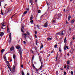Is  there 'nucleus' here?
Returning <instances> with one entry per match:
<instances>
[{
  "label": "nucleus",
  "instance_id": "1",
  "mask_svg": "<svg viewBox=\"0 0 75 75\" xmlns=\"http://www.w3.org/2000/svg\"><path fill=\"white\" fill-rule=\"evenodd\" d=\"M23 51V50L21 49V48H20L19 51L20 54L21 58H22V52Z\"/></svg>",
  "mask_w": 75,
  "mask_h": 75
},
{
  "label": "nucleus",
  "instance_id": "2",
  "mask_svg": "<svg viewBox=\"0 0 75 75\" xmlns=\"http://www.w3.org/2000/svg\"><path fill=\"white\" fill-rule=\"evenodd\" d=\"M47 23H48V22H46L44 24V25H43V27H45V28L47 27V26H48V24H47Z\"/></svg>",
  "mask_w": 75,
  "mask_h": 75
},
{
  "label": "nucleus",
  "instance_id": "3",
  "mask_svg": "<svg viewBox=\"0 0 75 75\" xmlns=\"http://www.w3.org/2000/svg\"><path fill=\"white\" fill-rule=\"evenodd\" d=\"M11 33H10V35L9 36V37L10 39L9 43H10V42H11Z\"/></svg>",
  "mask_w": 75,
  "mask_h": 75
},
{
  "label": "nucleus",
  "instance_id": "4",
  "mask_svg": "<svg viewBox=\"0 0 75 75\" xmlns=\"http://www.w3.org/2000/svg\"><path fill=\"white\" fill-rule=\"evenodd\" d=\"M54 18L55 20H56V19H58V18H58V16L57 15H54Z\"/></svg>",
  "mask_w": 75,
  "mask_h": 75
},
{
  "label": "nucleus",
  "instance_id": "5",
  "mask_svg": "<svg viewBox=\"0 0 75 75\" xmlns=\"http://www.w3.org/2000/svg\"><path fill=\"white\" fill-rule=\"evenodd\" d=\"M64 50H67H67H68V49H69V47H68V46L65 45L64 47Z\"/></svg>",
  "mask_w": 75,
  "mask_h": 75
},
{
  "label": "nucleus",
  "instance_id": "6",
  "mask_svg": "<svg viewBox=\"0 0 75 75\" xmlns=\"http://www.w3.org/2000/svg\"><path fill=\"white\" fill-rule=\"evenodd\" d=\"M65 32V31L62 30V31L60 32V35H64V33Z\"/></svg>",
  "mask_w": 75,
  "mask_h": 75
},
{
  "label": "nucleus",
  "instance_id": "7",
  "mask_svg": "<svg viewBox=\"0 0 75 75\" xmlns=\"http://www.w3.org/2000/svg\"><path fill=\"white\" fill-rule=\"evenodd\" d=\"M15 70H16L15 66H13L12 68V71H13V72H15Z\"/></svg>",
  "mask_w": 75,
  "mask_h": 75
},
{
  "label": "nucleus",
  "instance_id": "8",
  "mask_svg": "<svg viewBox=\"0 0 75 75\" xmlns=\"http://www.w3.org/2000/svg\"><path fill=\"white\" fill-rule=\"evenodd\" d=\"M62 16V14L61 13H60L58 14L57 16H58V17L59 18L61 17V16Z\"/></svg>",
  "mask_w": 75,
  "mask_h": 75
},
{
  "label": "nucleus",
  "instance_id": "9",
  "mask_svg": "<svg viewBox=\"0 0 75 75\" xmlns=\"http://www.w3.org/2000/svg\"><path fill=\"white\" fill-rule=\"evenodd\" d=\"M4 35V33L3 32H1L0 33V36H3Z\"/></svg>",
  "mask_w": 75,
  "mask_h": 75
},
{
  "label": "nucleus",
  "instance_id": "10",
  "mask_svg": "<svg viewBox=\"0 0 75 75\" xmlns=\"http://www.w3.org/2000/svg\"><path fill=\"white\" fill-rule=\"evenodd\" d=\"M14 50V48L13 47V46H12L11 48H10V50L11 51H13Z\"/></svg>",
  "mask_w": 75,
  "mask_h": 75
},
{
  "label": "nucleus",
  "instance_id": "11",
  "mask_svg": "<svg viewBox=\"0 0 75 75\" xmlns=\"http://www.w3.org/2000/svg\"><path fill=\"white\" fill-rule=\"evenodd\" d=\"M33 15H31L30 18V20H33Z\"/></svg>",
  "mask_w": 75,
  "mask_h": 75
},
{
  "label": "nucleus",
  "instance_id": "12",
  "mask_svg": "<svg viewBox=\"0 0 75 75\" xmlns=\"http://www.w3.org/2000/svg\"><path fill=\"white\" fill-rule=\"evenodd\" d=\"M27 34L25 33L24 34H23L22 35L23 36V35H25V36L24 37V38H26L27 37Z\"/></svg>",
  "mask_w": 75,
  "mask_h": 75
},
{
  "label": "nucleus",
  "instance_id": "13",
  "mask_svg": "<svg viewBox=\"0 0 75 75\" xmlns=\"http://www.w3.org/2000/svg\"><path fill=\"white\" fill-rule=\"evenodd\" d=\"M75 22V20L73 19L71 21V23H74V22Z\"/></svg>",
  "mask_w": 75,
  "mask_h": 75
},
{
  "label": "nucleus",
  "instance_id": "14",
  "mask_svg": "<svg viewBox=\"0 0 75 75\" xmlns=\"http://www.w3.org/2000/svg\"><path fill=\"white\" fill-rule=\"evenodd\" d=\"M71 15H69L68 17V20H70V19H71Z\"/></svg>",
  "mask_w": 75,
  "mask_h": 75
},
{
  "label": "nucleus",
  "instance_id": "15",
  "mask_svg": "<svg viewBox=\"0 0 75 75\" xmlns=\"http://www.w3.org/2000/svg\"><path fill=\"white\" fill-rule=\"evenodd\" d=\"M16 48L18 50H19L20 49V45H19L18 46H17L16 47Z\"/></svg>",
  "mask_w": 75,
  "mask_h": 75
},
{
  "label": "nucleus",
  "instance_id": "16",
  "mask_svg": "<svg viewBox=\"0 0 75 75\" xmlns=\"http://www.w3.org/2000/svg\"><path fill=\"white\" fill-rule=\"evenodd\" d=\"M59 50L60 52H62V50H61V47H60L59 49Z\"/></svg>",
  "mask_w": 75,
  "mask_h": 75
},
{
  "label": "nucleus",
  "instance_id": "17",
  "mask_svg": "<svg viewBox=\"0 0 75 75\" xmlns=\"http://www.w3.org/2000/svg\"><path fill=\"white\" fill-rule=\"evenodd\" d=\"M27 13H28L27 11H25L23 13V14H27Z\"/></svg>",
  "mask_w": 75,
  "mask_h": 75
},
{
  "label": "nucleus",
  "instance_id": "18",
  "mask_svg": "<svg viewBox=\"0 0 75 75\" xmlns=\"http://www.w3.org/2000/svg\"><path fill=\"white\" fill-rule=\"evenodd\" d=\"M7 32L10 33V31H9V28H8V26H7Z\"/></svg>",
  "mask_w": 75,
  "mask_h": 75
},
{
  "label": "nucleus",
  "instance_id": "19",
  "mask_svg": "<svg viewBox=\"0 0 75 75\" xmlns=\"http://www.w3.org/2000/svg\"><path fill=\"white\" fill-rule=\"evenodd\" d=\"M4 59L5 60V61H6L7 60V59H6V56L4 55Z\"/></svg>",
  "mask_w": 75,
  "mask_h": 75
},
{
  "label": "nucleus",
  "instance_id": "20",
  "mask_svg": "<svg viewBox=\"0 0 75 75\" xmlns=\"http://www.w3.org/2000/svg\"><path fill=\"white\" fill-rule=\"evenodd\" d=\"M58 53H57V57L56 59L57 60V58H58Z\"/></svg>",
  "mask_w": 75,
  "mask_h": 75
},
{
  "label": "nucleus",
  "instance_id": "21",
  "mask_svg": "<svg viewBox=\"0 0 75 75\" xmlns=\"http://www.w3.org/2000/svg\"><path fill=\"white\" fill-rule=\"evenodd\" d=\"M5 50L4 49H3L1 50V52H2V53H3V52Z\"/></svg>",
  "mask_w": 75,
  "mask_h": 75
},
{
  "label": "nucleus",
  "instance_id": "22",
  "mask_svg": "<svg viewBox=\"0 0 75 75\" xmlns=\"http://www.w3.org/2000/svg\"><path fill=\"white\" fill-rule=\"evenodd\" d=\"M13 59H16V55L15 54H14L13 56Z\"/></svg>",
  "mask_w": 75,
  "mask_h": 75
},
{
  "label": "nucleus",
  "instance_id": "23",
  "mask_svg": "<svg viewBox=\"0 0 75 75\" xmlns=\"http://www.w3.org/2000/svg\"><path fill=\"white\" fill-rule=\"evenodd\" d=\"M32 67L33 68H34V69H35V67L34 66V64H32Z\"/></svg>",
  "mask_w": 75,
  "mask_h": 75
},
{
  "label": "nucleus",
  "instance_id": "24",
  "mask_svg": "<svg viewBox=\"0 0 75 75\" xmlns=\"http://www.w3.org/2000/svg\"><path fill=\"white\" fill-rule=\"evenodd\" d=\"M26 33L27 34V35H30V33H29V32H28V31H27Z\"/></svg>",
  "mask_w": 75,
  "mask_h": 75
},
{
  "label": "nucleus",
  "instance_id": "25",
  "mask_svg": "<svg viewBox=\"0 0 75 75\" xmlns=\"http://www.w3.org/2000/svg\"><path fill=\"white\" fill-rule=\"evenodd\" d=\"M43 48V45L41 44L40 46V49L42 48Z\"/></svg>",
  "mask_w": 75,
  "mask_h": 75
},
{
  "label": "nucleus",
  "instance_id": "26",
  "mask_svg": "<svg viewBox=\"0 0 75 75\" xmlns=\"http://www.w3.org/2000/svg\"><path fill=\"white\" fill-rule=\"evenodd\" d=\"M70 52L71 54H73V50H71L70 51Z\"/></svg>",
  "mask_w": 75,
  "mask_h": 75
},
{
  "label": "nucleus",
  "instance_id": "27",
  "mask_svg": "<svg viewBox=\"0 0 75 75\" xmlns=\"http://www.w3.org/2000/svg\"><path fill=\"white\" fill-rule=\"evenodd\" d=\"M57 45H55L54 46V48H57Z\"/></svg>",
  "mask_w": 75,
  "mask_h": 75
},
{
  "label": "nucleus",
  "instance_id": "28",
  "mask_svg": "<svg viewBox=\"0 0 75 75\" xmlns=\"http://www.w3.org/2000/svg\"><path fill=\"white\" fill-rule=\"evenodd\" d=\"M21 32H22V33H24V31L23 30V28H21Z\"/></svg>",
  "mask_w": 75,
  "mask_h": 75
},
{
  "label": "nucleus",
  "instance_id": "29",
  "mask_svg": "<svg viewBox=\"0 0 75 75\" xmlns=\"http://www.w3.org/2000/svg\"><path fill=\"white\" fill-rule=\"evenodd\" d=\"M56 74L57 75H58V71H56Z\"/></svg>",
  "mask_w": 75,
  "mask_h": 75
},
{
  "label": "nucleus",
  "instance_id": "30",
  "mask_svg": "<svg viewBox=\"0 0 75 75\" xmlns=\"http://www.w3.org/2000/svg\"><path fill=\"white\" fill-rule=\"evenodd\" d=\"M21 74L22 75H24V72H23V71L22 72H21Z\"/></svg>",
  "mask_w": 75,
  "mask_h": 75
},
{
  "label": "nucleus",
  "instance_id": "31",
  "mask_svg": "<svg viewBox=\"0 0 75 75\" xmlns=\"http://www.w3.org/2000/svg\"><path fill=\"white\" fill-rule=\"evenodd\" d=\"M4 1V0H3V1ZM1 1H0V6H1Z\"/></svg>",
  "mask_w": 75,
  "mask_h": 75
},
{
  "label": "nucleus",
  "instance_id": "32",
  "mask_svg": "<svg viewBox=\"0 0 75 75\" xmlns=\"http://www.w3.org/2000/svg\"><path fill=\"white\" fill-rule=\"evenodd\" d=\"M64 43H66V38H65L64 39Z\"/></svg>",
  "mask_w": 75,
  "mask_h": 75
},
{
  "label": "nucleus",
  "instance_id": "33",
  "mask_svg": "<svg viewBox=\"0 0 75 75\" xmlns=\"http://www.w3.org/2000/svg\"><path fill=\"white\" fill-rule=\"evenodd\" d=\"M6 61V63H7V64H8V65H9V64H10V63H9V62L7 61Z\"/></svg>",
  "mask_w": 75,
  "mask_h": 75
},
{
  "label": "nucleus",
  "instance_id": "34",
  "mask_svg": "<svg viewBox=\"0 0 75 75\" xmlns=\"http://www.w3.org/2000/svg\"><path fill=\"white\" fill-rule=\"evenodd\" d=\"M42 67H43L42 65H41V66H40V67L39 68V69H41L42 68Z\"/></svg>",
  "mask_w": 75,
  "mask_h": 75
},
{
  "label": "nucleus",
  "instance_id": "35",
  "mask_svg": "<svg viewBox=\"0 0 75 75\" xmlns=\"http://www.w3.org/2000/svg\"><path fill=\"white\" fill-rule=\"evenodd\" d=\"M1 14H2V15H4V13H3L2 11H1Z\"/></svg>",
  "mask_w": 75,
  "mask_h": 75
},
{
  "label": "nucleus",
  "instance_id": "36",
  "mask_svg": "<svg viewBox=\"0 0 75 75\" xmlns=\"http://www.w3.org/2000/svg\"><path fill=\"white\" fill-rule=\"evenodd\" d=\"M33 22H34V21L33 20H31L30 22L31 23H33Z\"/></svg>",
  "mask_w": 75,
  "mask_h": 75
},
{
  "label": "nucleus",
  "instance_id": "37",
  "mask_svg": "<svg viewBox=\"0 0 75 75\" xmlns=\"http://www.w3.org/2000/svg\"><path fill=\"white\" fill-rule=\"evenodd\" d=\"M33 2V0H30V3H31Z\"/></svg>",
  "mask_w": 75,
  "mask_h": 75
},
{
  "label": "nucleus",
  "instance_id": "38",
  "mask_svg": "<svg viewBox=\"0 0 75 75\" xmlns=\"http://www.w3.org/2000/svg\"><path fill=\"white\" fill-rule=\"evenodd\" d=\"M38 13H41V10H39L38 11Z\"/></svg>",
  "mask_w": 75,
  "mask_h": 75
},
{
  "label": "nucleus",
  "instance_id": "39",
  "mask_svg": "<svg viewBox=\"0 0 75 75\" xmlns=\"http://www.w3.org/2000/svg\"><path fill=\"white\" fill-rule=\"evenodd\" d=\"M36 69V71L37 72H38V70H39V69H37L36 68L35 69Z\"/></svg>",
  "mask_w": 75,
  "mask_h": 75
},
{
  "label": "nucleus",
  "instance_id": "40",
  "mask_svg": "<svg viewBox=\"0 0 75 75\" xmlns=\"http://www.w3.org/2000/svg\"><path fill=\"white\" fill-rule=\"evenodd\" d=\"M35 42H36V45H37V43H38L37 42V40H36Z\"/></svg>",
  "mask_w": 75,
  "mask_h": 75
},
{
  "label": "nucleus",
  "instance_id": "41",
  "mask_svg": "<svg viewBox=\"0 0 75 75\" xmlns=\"http://www.w3.org/2000/svg\"><path fill=\"white\" fill-rule=\"evenodd\" d=\"M21 28H22V29H24V26H22L21 27Z\"/></svg>",
  "mask_w": 75,
  "mask_h": 75
},
{
  "label": "nucleus",
  "instance_id": "42",
  "mask_svg": "<svg viewBox=\"0 0 75 75\" xmlns=\"http://www.w3.org/2000/svg\"><path fill=\"white\" fill-rule=\"evenodd\" d=\"M14 15H13L11 17V19H13V17H14Z\"/></svg>",
  "mask_w": 75,
  "mask_h": 75
},
{
  "label": "nucleus",
  "instance_id": "43",
  "mask_svg": "<svg viewBox=\"0 0 75 75\" xmlns=\"http://www.w3.org/2000/svg\"><path fill=\"white\" fill-rule=\"evenodd\" d=\"M37 26L38 28V29H40V27L38 26V25H37Z\"/></svg>",
  "mask_w": 75,
  "mask_h": 75
},
{
  "label": "nucleus",
  "instance_id": "44",
  "mask_svg": "<svg viewBox=\"0 0 75 75\" xmlns=\"http://www.w3.org/2000/svg\"><path fill=\"white\" fill-rule=\"evenodd\" d=\"M7 67H8V68L9 69H10V67L9 66H8V65H7Z\"/></svg>",
  "mask_w": 75,
  "mask_h": 75
},
{
  "label": "nucleus",
  "instance_id": "45",
  "mask_svg": "<svg viewBox=\"0 0 75 75\" xmlns=\"http://www.w3.org/2000/svg\"><path fill=\"white\" fill-rule=\"evenodd\" d=\"M55 20H53L52 22V23H55Z\"/></svg>",
  "mask_w": 75,
  "mask_h": 75
},
{
  "label": "nucleus",
  "instance_id": "46",
  "mask_svg": "<svg viewBox=\"0 0 75 75\" xmlns=\"http://www.w3.org/2000/svg\"><path fill=\"white\" fill-rule=\"evenodd\" d=\"M47 5V6H48V7H49V3H46Z\"/></svg>",
  "mask_w": 75,
  "mask_h": 75
},
{
  "label": "nucleus",
  "instance_id": "47",
  "mask_svg": "<svg viewBox=\"0 0 75 75\" xmlns=\"http://www.w3.org/2000/svg\"><path fill=\"white\" fill-rule=\"evenodd\" d=\"M12 10H8V13L9 12H10V11H11Z\"/></svg>",
  "mask_w": 75,
  "mask_h": 75
},
{
  "label": "nucleus",
  "instance_id": "48",
  "mask_svg": "<svg viewBox=\"0 0 75 75\" xmlns=\"http://www.w3.org/2000/svg\"><path fill=\"white\" fill-rule=\"evenodd\" d=\"M71 75H73V71H71Z\"/></svg>",
  "mask_w": 75,
  "mask_h": 75
},
{
  "label": "nucleus",
  "instance_id": "49",
  "mask_svg": "<svg viewBox=\"0 0 75 75\" xmlns=\"http://www.w3.org/2000/svg\"><path fill=\"white\" fill-rule=\"evenodd\" d=\"M35 38H37V35H35Z\"/></svg>",
  "mask_w": 75,
  "mask_h": 75
},
{
  "label": "nucleus",
  "instance_id": "50",
  "mask_svg": "<svg viewBox=\"0 0 75 75\" xmlns=\"http://www.w3.org/2000/svg\"><path fill=\"white\" fill-rule=\"evenodd\" d=\"M67 64H69V61H68L67 62Z\"/></svg>",
  "mask_w": 75,
  "mask_h": 75
},
{
  "label": "nucleus",
  "instance_id": "51",
  "mask_svg": "<svg viewBox=\"0 0 75 75\" xmlns=\"http://www.w3.org/2000/svg\"><path fill=\"white\" fill-rule=\"evenodd\" d=\"M64 75H65V74H67V73L65 71H64Z\"/></svg>",
  "mask_w": 75,
  "mask_h": 75
},
{
  "label": "nucleus",
  "instance_id": "52",
  "mask_svg": "<svg viewBox=\"0 0 75 75\" xmlns=\"http://www.w3.org/2000/svg\"><path fill=\"white\" fill-rule=\"evenodd\" d=\"M53 52H54V50H52V51L50 53L52 54V53H53Z\"/></svg>",
  "mask_w": 75,
  "mask_h": 75
},
{
  "label": "nucleus",
  "instance_id": "53",
  "mask_svg": "<svg viewBox=\"0 0 75 75\" xmlns=\"http://www.w3.org/2000/svg\"><path fill=\"white\" fill-rule=\"evenodd\" d=\"M34 56L33 55V57H32V59H33H33H34Z\"/></svg>",
  "mask_w": 75,
  "mask_h": 75
},
{
  "label": "nucleus",
  "instance_id": "54",
  "mask_svg": "<svg viewBox=\"0 0 75 75\" xmlns=\"http://www.w3.org/2000/svg\"><path fill=\"white\" fill-rule=\"evenodd\" d=\"M2 27L3 26V27H4V26H6V25H2Z\"/></svg>",
  "mask_w": 75,
  "mask_h": 75
},
{
  "label": "nucleus",
  "instance_id": "55",
  "mask_svg": "<svg viewBox=\"0 0 75 75\" xmlns=\"http://www.w3.org/2000/svg\"><path fill=\"white\" fill-rule=\"evenodd\" d=\"M1 28L2 29H5V28H3V26H2L1 27Z\"/></svg>",
  "mask_w": 75,
  "mask_h": 75
},
{
  "label": "nucleus",
  "instance_id": "56",
  "mask_svg": "<svg viewBox=\"0 0 75 75\" xmlns=\"http://www.w3.org/2000/svg\"><path fill=\"white\" fill-rule=\"evenodd\" d=\"M41 65H42V64H43L42 63V62H41Z\"/></svg>",
  "mask_w": 75,
  "mask_h": 75
},
{
  "label": "nucleus",
  "instance_id": "57",
  "mask_svg": "<svg viewBox=\"0 0 75 75\" xmlns=\"http://www.w3.org/2000/svg\"><path fill=\"white\" fill-rule=\"evenodd\" d=\"M21 68H23V65L22 64L21 65Z\"/></svg>",
  "mask_w": 75,
  "mask_h": 75
},
{
  "label": "nucleus",
  "instance_id": "58",
  "mask_svg": "<svg viewBox=\"0 0 75 75\" xmlns=\"http://www.w3.org/2000/svg\"><path fill=\"white\" fill-rule=\"evenodd\" d=\"M37 34V31H35V34Z\"/></svg>",
  "mask_w": 75,
  "mask_h": 75
},
{
  "label": "nucleus",
  "instance_id": "59",
  "mask_svg": "<svg viewBox=\"0 0 75 75\" xmlns=\"http://www.w3.org/2000/svg\"><path fill=\"white\" fill-rule=\"evenodd\" d=\"M42 59V58H41V57H39V59L40 60L41 59Z\"/></svg>",
  "mask_w": 75,
  "mask_h": 75
},
{
  "label": "nucleus",
  "instance_id": "60",
  "mask_svg": "<svg viewBox=\"0 0 75 75\" xmlns=\"http://www.w3.org/2000/svg\"><path fill=\"white\" fill-rule=\"evenodd\" d=\"M23 43H24V44H26V42H25V41H23Z\"/></svg>",
  "mask_w": 75,
  "mask_h": 75
},
{
  "label": "nucleus",
  "instance_id": "61",
  "mask_svg": "<svg viewBox=\"0 0 75 75\" xmlns=\"http://www.w3.org/2000/svg\"><path fill=\"white\" fill-rule=\"evenodd\" d=\"M69 65H68V67H67V69H69Z\"/></svg>",
  "mask_w": 75,
  "mask_h": 75
},
{
  "label": "nucleus",
  "instance_id": "62",
  "mask_svg": "<svg viewBox=\"0 0 75 75\" xmlns=\"http://www.w3.org/2000/svg\"><path fill=\"white\" fill-rule=\"evenodd\" d=\"M66 24H68V22L67 21H66Z\"/></svg>",
  "mask_w": 75,
  "mask_h": 75
},
{
  "label": "nucleus",
  "instance_id": "63",
  "mask_svg": "<svg viewBox=\"0 0 75 75\" xmlns=\"http://www.w3.org/2000/svg\"><path fill=\"white\" fill-rule=\"evenodd\" d=\"M26 10H27L28 11H29V9L28 8H26Z\"/></svg>",
  "mask_w": 75,
  "mask_h": 75
},
{
  "label": "nucleus",
  "instance_id": "64",
  "mask_svg": "<svg viewBox=\"0 0 75 75\" xmlns=\"http://www.w3.org/2000/svg\"><path fill=\"white\" fill-rule=\"evenodd\" d=\"M27 75H29V73H28L27 74Z\"/></svg>",
  "mask_w": 75,
  "mask_h": 75
}]
</instances>
